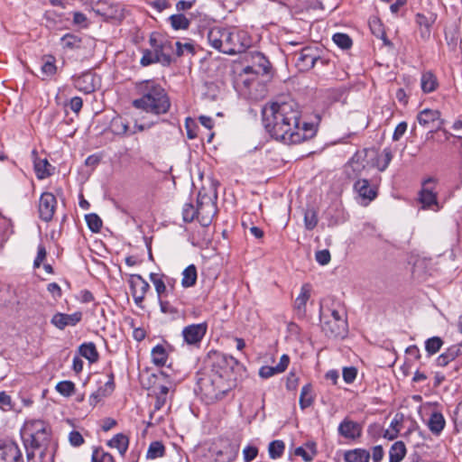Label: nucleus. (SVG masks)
Wrapping results in <instances>:
<instances>
[{
	"mask_svg": "<svg viewBox=\"0 0 462 462\" xmlns=\"http://www.w3.org/2000/svg\"><path fill=\"white\" fill-rule=\"evenodd\" d=\"M171 346L167 342L158 344L151 350V359L153 365L162 367L164 366L168 361Z\"/></svg>",
	"mask_w": 462,
	"mask_h": 462,
	"instance_id": "obj_24",
	"label": "nucleus"
},
{
	"mask_svg": "<svg viewBox=\"0 0 462 462\" xmlns=\"http://www.w3.org/2000/svg\"><path fill=\"white\" fill-rule=\"evenodd\" d=\"M285 449V445L282 440H273L269 444V456L273 459H276L283 454Z\"/></svg>",
	"mask_w": 462,
	"mask_h": 462,
	"instance_id": "obj_46",
	"label": "nucleus"
},
{
	"mask_svg": "<svg viewBox=\"0 0 462 462\" xmlns=\"http://www.w3.org/2000/svg\"><path fill=\"white\" fill-rule=\"evenodd\" d=\"M427 426L433 435L439 436L446 426L443 414L438 411H432L427 421Z\"/></svg>",
	"mask_w": 462,
	"mask_h": 462,
	"instance_id": "obj_27",
	"label": "nucleus"
},
{
	"mask_svg": "<svg viewBox=\"0 0 462 462\" xmlns=\"http://www.w3.org/2000/svg\"><path fill=\"white\" fill-rule=\"evenodd\" d=\"M74 87L85 94L92 93L96 90L97 86V79L91 71H87L79 76L72 78Z\"/></svg>",
	"mask_w": 462,
	"mask_h": 462,
	"instance_id": "obj_16",
	"label": "nucleus"
},
{
	"mask_svg": "<svg viewBox=\"0 0 462 462\" xmlns=\"http://www.w3.org/2000/svg\"><path fill=\"white\" fill-rule=\"evenodd\" d=\"M0 462H23L18 446L14 442L0 443Z\"/></svg>",
	"mask_w": 462,
	"mask_h": 462,
	"instance_id": "obj_19",
	"label": "nucleus"
},
{
	"mask_svg": "<svg viewBox=\"0 0 462 462\" xmlns=\"http://www.w3.org/2000/svg\"><path fill=\"white\" fill-rule=\"evenodd\" d=\"M119 11L118 5H109L107 9L105 8H97V12L102 14L106 18H116L117 16Z\"/></svg>",
	"mask_w": 462,
	"mask_h": 462,
	"instance_id": "obj_55",
	"label": "nucleus"
},
{
	"mask_svg": "<svg viewBox=\"0 0 462 462\" xmlns=\"http://www.w3.org/2000/svg\"><path fill=\"white\" fill-rule=\"evenodd\" d=\"M258 454V449L254 446H247L243 450L244 459L245 462H251Z\"/></svg>",
	"mask_w": 462,
	"mask_h": 462,
	"instance_id": "obj_61",
	"label": "nucleus"
},
{
	"mask_svg": "<svg viewBox=\"0 0 462 462\" xmlns=\"http://www.w3.org/2000/svg\"><path fill=\"white\" fill-rule=\"evenodd\" d=\"M406 454V447L402 441L394 442L389 450V462H401Z\"/></svg>",
	"mask_w": 462,
	"mask_h": 462,
	"instance_id": "obj_39",
	"label": "nucleus"
},
{
	"mask_svg": "<svg viewBox=\"0 0 462 462\" xmlns=\"http://www.w3.org/2000/svg\"><path fill=\"white\" fill-rule=\"evenodd\" d=\"M170 21L172 28L175 30H186L190 24L189 20L182 14L171 15Z\"/></svg>",
	"mask_w": 462,
	"mask_h": 462,
	"instance_id": "obj_43",
	"label": "nucleus"
},
{
	"mask_svg": "<svg viewBox=\"0 0 462 462\" xmlns=\"http://www.w3.org/2000/svg\"><path fill=\"white\" fill-rule=\"evenodd\" d=\"M110 130L116 135H131L144 130V125L139 124L137 120L131 117V121L116 116L110 122Z\"/></svg>",
	"mask_w": 462,
	"mask_h": 462,
	"instance_id": "obj_11",
	"label": "nucleus"
},
{
	"mask_svg": "<svg viewBox=\"0 0 462 462\" xmlns=\"http://www.w3.org/2000/svg\"><path fill=\"white\" fill-rule=\"evenodd\" d=\"M111 394L107 392V390L104 387H100L97 391L93 393L89 397L90 405H97L104 397Z\"/></svg>",
	"mask_w": 462,
	"mask_h": 462,
	"instance_id": "obj_53",
	"label": "nucleus"
},
{
	"mask_svg": "<svg viewBox=\"0 0 462 462\" xmlns=\"http://www.w3.org/2000/svg\"><path fill=\"white\" fill-rule=\"evenodd\" d=\"M315 400V394L313 393V388L310 383H306L302 386L299 404L301 410H305L310 407Z\"/></svg>",
	"mask_w": 462,
	"mask_h": 462,
	"instance_id": "obj_32",
	"label": "nucleus"
},
{
	"mask_svg": "<svg viewBox=\"0 0 462 462\" xmlns=\"http://www.w3.org/2000/svg\"><path fill=\"white\" fill-rule=\"evenodd\" d=\"M197 386L207 402H215L223 399L235 386L236 380L208 370L197 374Z\"/></svg>",
	"mask_w": 462,
	"mask_h": 462,
	"instance_id": "obj_3",
	"label": "nucleus"
},
{
	"mask_svg": "<svg viewBox=\"0 0 462 462\" xmlns=\"http://www.w3.org/2000/svg\"><path fill=\"white\" fill-rule=\"evenodd\" d=\"M333 42L342 50H347L352 46V39L346 33L337 32L332 37Z\"/></svg>",
	"mask_w": 462,
	"mask_h": 462,
	"instance_id": "obj_49",
	"label": "nucleus"
},
{
	"mask_svg": "<svg viewBox=\"0 0 462 462\" xmlns=\"http://www.w3.org/2000/svg\"><path fill=\"white\" fill-rule=\"evenodd\" d=\"M108 445L117 448L119 453L123 455L128 448V439L124 434L119 433L108 441Z\"/></svg>",
	"mask_w": 462,
	"mask_h": 462,
	"instance_id": "obj_42",
	"label": "nucleus"
},
{
	"mask_svg": "<svg viewBox=\"0 0 462 462\" xmlns=\"http://www.w3.org/2000/svg\"><path fill=\"white\" fill-rule=\"evenodd\" d=\"M150 280L155 287L159 299L162 297V294L166 291V286L162 280V274L151 273Z\"/></svg>",
	"mask_w": 462,
	"mask_h": 462,
	"instance_id": "obj_47",
	"label": "nucleus"
},
{
	"mask_svg": "<svg viewBox=\"0 0 462 462\" xmlns=\"http://www.w3.org/2000/svg\"><path fill=\"white\" fill-rule=\"evenodd\" d=\"M364 155L362 152H356L345 165V173L347 179H357L365 170Z\"/></svg>",
	"mask_w": 462,
	"mask_h": 462,
	"instance_id": "obj_18",
	"label": "nucleus"
},
{
	"mask_svg": "<svg viewBox=\"0 0 462 462\" xmlns=\"http://www.w3.org/2000/svg\"><path fill=\"white\" fill-rule=\"evenodd\" d=\"M56 390L65 397L71 396L75 392V384L71 381H61L57 383Z\"/></svg>",
	"mask_w": 462,
	"mask_h": 462,
	"instance_id": "obj_51",
	"label": "nucleus"
},
{
	"mask_svg": "<svg viewBox=\"0 0 462 462\" xmlns=\"http://www.w3.org/2000/svg\"><path fill=\"white\" fill-rule=\"evenodd\" d=\"M417 120L419 124L424 127H433L437 123L435 129H431L430 133L443 131L446 134H448V132L442 128L444 120L440 118V112L439 110L426 108L418 114Z\"/></svg>",
	"mask_w": 462,
	"mask_h": 462,
	"instance_id": "obj_13",
	"label": "nucleus"
},
{
	"mask_svg": "<svg viewBox=\"0 0 462 462\" xmlns=\"http://www.w3.org/2000/svg\"><path fill=\"white\" fill-rule=\"evenodd\" d=\"M42 79L54 76L57 72L56 59L52 55L44 56L41 67Z\"/></svg>",
	"mask_w": 462,
	"mask_h": 462,
	"instance_id": "obj_35",
	"label": "nucleus"
},
{
	"mask_svg": "<svg viewBox=\"0 0 462 462\" xmlns=\"http://www.w3.org/2000/svg\"><path fill=\"white\" fill-rule=\"evenodd\" d=\"M357 370L354 366L345 367L343 369V379L346 383H352L356 378Z\"/></svg>",
	"mask_w": 462,
	"mask_h": 462,
	"instance_id": "obj_56",
	"label": "nucleus"
},
{
	"mask_svg": "<svg viewBox=\"0 0 462 462\" xmlns=\"http://www.w3.org/2000/svg\"><path fill=\"white\" fill-rule=\"evenodd\" d=\"M150 50H146V65L159 62L164 66L170 65L171 59L170 51L171 43L156 32H152L149 39Z\"/></svg>",
	"mask_w": 462,
	"mask_h": 462,
	"instance_id": "obj_7",
	"label": "nucleus"
},
{
	"mask_svg": "<svg viewBox=\"0 0 462 462\" xmlns=\"http://www.w3.org/2000/svg\"><path fill=\"white\" fill-rule=\"evenodd\" d=\"M461 355L462 341L457 345L448 347L445 352L437 357L436 363L439 366H446Z\"/></svg>",
	"mask_w": 462,
	"mask_h": 462,
	"instance_id": "obj_26",
	"label": "nucleus"
},
{
	"mask_svg": "<svg viewBox=\"0 0 462 462\" xmlns=\"http://www.w3.org/2000/svg\"><path fill=\"white\" fill-rule=\"evenodd\" d=\"M60 44L66 51H77L82 48L83 38L78 34L66 33L60 38Z\"/></svg>",
	"mask_w": 462,
	"mask_h": 462,
	"instance_id": "obj_29",
	"label": "nucleus"
},
{
	"mask_svg": "<svg viewBox=\"0 0 462 462\" xmlns=\"http://www.w3.org/2000/svg\"><path fill=\"white\" fill-rule=\"evenodd\" d=\"M402 426V419L396 415L390 423V428L383 430V437L388 440H393L398 437Z\"/></svg>",
	"mask_w": 462,
	"mask_h": 462,
	"instance_id": "obj_40",
	"label": "nucleus"
},
{
	"mask_svg": "<svg viewBox=\"0 0 462 462\" xmlns=\"http://www.w3.org/2000/svg\"><path fill=\"white\" fill-rule=\"evenodd\" d=\"M208 41L214 49L228 55L242 53L252 44L247 32L222 27L210 29Z\"/></svg>",
	"mask_w": 462,
	"mask_h": 462,
	"instance_id": "obj_2",
	"label": "nucleus"
},
{
	"mask_svg": "<svg viewBox=\"0 0 462 462\" xmlns=\"http://www.w3.org/2000/svg\"><path fill=\"white\" fill-rule=\"evenodd\" d=\"M311 294V285L310 283H304L300 288V292L294 301V309L299 317H305L306 315V305L310 300Z\"/></svg>",
	"mask_w": 462,
	"mask_h": 462,
	"instance_id": "obj_25",
	"label": "nucleus"
},
{
	"mask_svg": "<svg viewBox=\"0 0 462 462\" xmlns=\"http://www.w3.org/2000/svg\"><path fill=\"white\" fill-rule=\"evenodd\" d=\"M437 19V14L430 13L426 15L421 13H418L415 15V23L420 29V37L423 40L430 39L431 27Z\"/></svg>",
	"mask_w": 462,
	"mask_h": 462,
	"instance_id": "obj_23",
	"label": "nucleus"
},
{
	"mask_svg": "<svg viewBox=\"0 0 462 462\" xmlns=\"http://www.w3.org/2000/svg\"><path fill=\"white\" fill-rule=\"evenodd\" d=\"M171 106L170 99L160 85L146 80V114H165Z\"/></svg>",
	"mask_w": 462,
	"mask_h": 462,
	"instance_id": "obj_6",
	"label": "nucleus"
},
{
	"mask_svg": "<svg viewBox=\"0 0 462 462\" xmlns=\"http://www.w3.org/2000/svg\"><path fill=\"white\" fill-rule=\"evenodd\" d=\"M46 249L44 247L43 245H38V251H37V255L34 259V262H33V267L34 268H39L42 264V263L43 262V260L46 258Z\"/></svg>",
	"mask_w": 462,
	"mask_h": 462,
	"instance_id": "obj_63",
	"label": "nucleus"
},
{
	"mask_svg": "<svg viewBox=\"0 0 462 462\" xmlns=\"http://www.w3.org/2000/svg\"><path fill=\"white\" fill-rule=\"evenodd\" d=\"M130 291L134 302L141 309L143 308V302L144 299V280L140 274H131L129 279Z\"/></svg>",
	"mask_w": 462,
	"mask_h": 462,
	"instance_id": "obj_21",
	"label": "nucleus"
},
{
	"mask_svg": "<svg viewBox=\"0 0 462 462\" xmlns=\"http://www.w3.org/2000/svg\"><path fill=\"white\" fill-rule=\"evenodd\" d=\"M209 357L212 360L210 372H217L225 377L233 378V370L239 365L237 359L218 352L212 353Z\"/></svg>",
	"mask_w": 462,
	"mask_h": 462,
	"instance_id": "obj_10",
	"label": "nucleus"
},
{
	"mask_svg": "<svg viewBox=\"0 0 462 462\" xmlns=\"http://www.w3.org/2000/svg\"><path fill=\"white\" fill-rule=\"evenodd\" d=\"M353 188L358 196L366 202L374 200L377 196L376 188L372 187L366 179H358Z\"/></svg>",
	"mask_w": 462,
	"mask_h": 462,
	"instance_id": "obj_22",
	"label": "nucleus"
},
{
	"mask_svg": "<svg viewBox=\"0 0 462 462\" xmlns=\"http://www.w3.org/2000/svg\"><path fill=\"white\" fill-rule=\"evenodd\" d=\"M85 219L88 228L92 232H99L102 227L101 218L95 213H90L85 216Z\"/></svg>",
	"mask_w": 462,
	"mask_h": 462,
	"instance_id": "obj_50",
	"label": "nucleus"
},
{
	"mask_svg": "<svg viewBox=\"0 0 462 462\" xmlns=\"http://www.w3.org/2000/svg\"><path fill=\"white\" fill-rule=\"evenodd\" d=\"M443 343L439 337H430L425 341V350L429 356H433L439 351Z\"/></svg>",
	"mask_w": 462,
	"mask_h": 462,
	"instance_id": "obj_44",
	"label": "nucleus"
},
{
	"mask_svg": "<svg viewBox=\"0 0 462 462\" xmlns=\"http://www.w3.org/2000/svg\"><path fill=\"white\" fill-rule=\"evenodd\" d=\"M198 278L197 268L194 264H189L182 272L181 285L184 288H189L196 284Z\"/></svg>",
	"mask_w": 462,
	"mask_h": 462,
	"instance_id": "obj_37",
	"label": "nucleus"
},
{
	"mask_svg": "<svg viewBox=\"0 0 462 462\" xmlns=\"http://www.w3.org/2000/svg\"><path fill=\"white\" fill-rule=\"evenodd\" d=\"M198 221L202 226H208L217 213L216 205L210 198L199 193L197 200Z\"/></svg>",
	"mask_w": 462,
	"mask_h": 462,
	"instance_id": "obj_12",
	"label": "nucleus"
},
{
	"mask_svg": "<svg viewBox=\"0 0 462 462\" xmlns=\"http://www.w3.org/2000/svg\"><path fill=\"white\" fill-rule=\"evenodd\" d=\"M294 454L296 456L301 457L305 462L312 461L316 456L314 455L313 451L310 452L304 447L296 448Z\"/></svg>",
	"mask_w": 462,
	"mask_h": 462,
	"instance_id": "obj_57",
	"label": "nucleus"
},
{
	"mask_svg": "<svg viewBox=\"0 0 462 462\" xmlns=\"http://www.w3.org/2000/svg\"><path fill=\"white\" fill-rule=\"evenodd\" d=\"M408 125L406 122H401L397 125L393 134V141H399L407 131Z\"/></svg>",
	"mask_w": 462,
	"mask_h": 462,
	"instance_id": "obj_64",
	"label": "nucleus"
},
{
	"mask_svg": "<svg viewBox=\"0 0 462 462\" xmlns=\"http://www.w3.org/2000/svg\"><path fill=\"white\" fill-rule=\"evenodd\" d=\"M34 171L39 180H43L51 175V165L47 159L34 158Z\"/></svg>",
	"mask_w": 462,
	"mask_h": 462,
	"instance_id": "obj_36",
	"label": "nucleus"
},
{
	"mask_svg": "<svg viewBox=\"0 0 462 462\" xmlns=\"http://www.w3.org/2000/svg\"><path fill=\"white\" fill-rule=\"evenodd\" d=\"M370 458V452L361 448L349 449L344 453L345 462H369Z\"/></svg>",
	"mask_w": 462,
	"mask_h": 462,
	"instance_id": "obj_28",
	"label": "nucleus"
},
{
	"mask_svg": "<svg viewBox=\"0 0 462 462\" xmlns=\"http://www.w3.org/2000/svg\"><path fill=\"white\" fill-rule=\"evenodd\" d=\"M436 182L437 180L432 177L424 179L421 182V189L418 193V200L421 204V209L423 210L437 212L440 209L435 187L430 186L431 184H436Z\"/></svg>",
	"mask_w": 462,
	"mask_h": 462,
	"instance_id": "obj_9",
	"label": "nucleus"
},
{
	"mask_svg": "<svg viewBox=\"0 0 462 462\" xmlns=\"http://www.w3.org/2000/svg\"><path fill=\"white\" fill-rule=\"evenodd\" d=\"M277 374H281L276 371V366L263 365L259 369V375L263 379L270 378Z\"/></svg>",
	"mask_w": 462,
	"mask_h": 462,
	"instance_id": "obj_59",
	"label": "nucleus"
},
{
	"mask_svg": "<svg viewBox=\"0 0 462 462\" xmlns=\"http://www.w3.org/2000/svg\"><path fill=\"white\" fill-rule=\"evenodd\" d=\"M393 152L391 148L386 147L383 150V152L380 154H377L374 162L373 166L378 169L380 171H384L387 167L389 166L391 161L393 160Z\"/></svg>",
	"mask_w": 462,
	"mask_h": 462,
	"instance_id": "obj_33",
	"label": "nucleus"
},
{
	"mask_svg": "<svg viewBox=\"0 0 462 462\" xmlns=\"http://www.w3.org/2000/svg\"><path fill=\"white\" fill-rule=\"evenodd\" d=\"M315 259L319 264L326 265L330 262V253L327 249L318 251L315 254Z\"/></svg>",
	"mask_w": 462,
	"mask_h": 462,
	"instance_id": "obj_58",
	"label": "nucleus"
},
{
	"mask_svg": "<svg viewBox=\"0 0 462 462\" xmlns=\"http://www.w3.org/2000/svg\"><path fill=\"white\" fill-rule=\"evenodd\" d=\"M206 323L191 324L186 326L182 330L184 342L188 345H199L207 333Z\"/></svg>",
	"mask_w": 462,
	"mask_h": 462,
	"instance_id": "obj_15",
	"label": "nucleus"
},
{
	"mask_svg": "<svg viewBox=\"0 0 462 462\" xmlns=\"http://www.w3.org/2000/svg\"><path fill=\"white\" fill-rule=\"evenodd\" d=\"M452 420L455 424V427L462 428V400L457 403L454 411Z\"/></svg>",
	"mask_w": 462,
	"mask_h": 462,
	"instance_id": "obj_62",
	"label": "nucleus"
},
{
	"mask_svg": "<svg viewBox=\"0 0 462 462\" xmlns=\"http://www.w3.org/2000/svg\"><path fill=\"white\" fill-rule=\"evenodd\" d=\"M439 87V81L431 71L423 72L420 78V88L423 93H431Z\"/></svg>",
	"mask_w": 462,
	"mask_h": 462,
	"instance_id": "obj_31",
	"label": "nucleus"
},
{
	"mask_svg": "<svg viewBox=\"0 0 462 462\" xmlns=\"http://www.w3.org/2000/svg\"><path fill=\"white\" fill-rule=\"evenodd\" d=\"M92 462H114L112 455L102 448H96L92 454Z\"/></svg>",
	"mask_w": 462,
	"mask_h": 462,
	"instance_id": "obj_52",
	"label": "nucleus"
},
{
	"mask_svg": "<svg viewBox=\"0 0 462 462\" xmlns=\"http://www.w3.org/2000/svg\"><path fill=\"white\" fill-rule=\"evenodd\" d=\"M253 64L256 69V75H266L270 70V62L267 58L260 53L254 52L252 55Z\"/></svg>",
	"mask_w": 462,
	"mask_h": 462,
	"instance_id": "obj_34",
	"label": "nucleus"
},
{
	"mask_svg": "<svg viewBox=\"0 0 462 462\" xmlns=\"http://www.w3.org/2000/svg\"><path fill=\"white\" fill-rule=\"evenodd\" d=\"M166 453V448L162 441L154 440L152 441L146 450L147 459H157L164 457Z\"/></svg>",
	"mask_w": 462,
	"mask_h": 462,
	"instance_id": "obj_38",
	"label": "nucleus"
},
{
	"mask_svg": "<svg viewBox=\"0 0 462 462\" xmlns=\"http://www.w3.org/2000/svg\"><path fill=\"white\" fill-rule=\"evenodd\" d=\"M23 436L26 448H30L32 453L35 450H40V454H43L50 440V433L47 431L43 421L34 420L27 424L23 430Z\"/></svg>",
	"mask_w": 462,
	"mask_h": 462,
	"instance_id": "obj_5",
	"label": "nucleus"
},
{
	"mask_svg": "<svg viewBox=\"0 0 462 462\" xmlns=\"http://www.w3.org/2000/svg\"><path fill=\"white\" fill-rule=\"evenodd\" d=\"M82 319V312L76 311L72 314L58 312L51 318V324L59 329H64L68 326H76Z\"/></svg>",
	"mask_w": 462,
	"mask_h": 462,
	"instance_id": "obj_20",
	"label": "nucleus"
},
{
	"mask_svg": "<svg viewBox=\"0 0 462 462\" xmlns=\"http://www.w3.org/2000/svg\"><path fill=\"white\" fill-rule=\"evenodd\" d=\"M304 225L306 229L312 230L318 225V215L315 209L308 208L304 213Z\"/></svg>",
	"mask_w": 462,
	"mask_h": 462,
	"instance_id": "obj_48",
	"label": "nucleus"
},
{
	"mask_svg": "<svg viewBox=\"0 0 462 462\" xmlns=\"http://www.w3.org/2000/svg\"><path fill=\"white\" fill-rule=\"evenodd\" d=\"M182 218L186 223H190L193 220H198L197 206L195 207L191 202H187L182 208Z\"/></svg>",
	"mask_w": 462,
	"mask_h": 462,
	"instance_id": "obj_45",
	"label": "nucleus"
},
{
	"mask_svg": "<svg viewBox=\"0 0 462 462\" xmlns=\"http://www.w3.org/2000/svg\"><path fill=\"white\" fill-rule=\"evenodd\" d=\"M370 29L372 31V33L376 36L377 38L383 40V44L385 46H391L392 45V42L391 41L388 40L385 32H384V30L383 28V25L382 23H380L379 20L377 19H374L373 21L370 22Z\"/></svg>",
	"mask_w": 462,
	"mask_h": 462,
	"instance_id": "obj_41",
	"label": "nucleus"
},
{
	"mask_svg": "<svg viewBox=\"0 0 462 462\" xmlns=\"http://www.w3.org/2000/svg\"><path fill=\"white\" fill-rule=\"evenodd\" d=\"M129 325L133 328V337L136 341L140 342L144 339V328L142 327H136L134 319L129 321Z\"/></svg>",
	"mask_w": 462,
	"mask_h": 462,
	"instance_id": "obj_60",
	"label": "nucleus"
},
{
	"mask_svg": "<svg viewBox=\"0 0 462 462\" xmlns=\"http://www.w3.org/2000/svg\"><path fill=\"white\" fill-rule=\"evenodd\" d=\"M56 206V197L51 192H43L38 205L40 218L44 222H50L55 213Z\"/></svg>",
	"mask_w": 462,
	"mask_h": 462,
	"instance_id": "obj_14",
	"label": "nucleus"
},
{
	"mask_svg": "<svg viewBox=\"0 0 462 462\" xmlns=\"http://www.w3.org/2000/svg\"><path fill=\"white\" fill-rule=\"evenodd\" d=\"M79 353L81 356L88 360L90 364L97 363L99 359V354L96 345L93 342L83 343L79 346Z\"/></svg>",
	"mask_w": 462,
	"mask_h": 462,
	"instance_id": "obj_30",
	"label": "nucleus"
},
{
	"mask_svg": "<svg viewBox=\"0 0 462 462\" xmlns=\"http://www.w3.org/2000/svg\"><path fill=\"white\" fill-rule=\"evenodd\" d=\"M338 434L347 439L355 440L362 435V426L348 418H345L337 427Z\"/></svg>",
	"mask_w": 462,
	"mask_h": 462,
	"instance_id": "obj_17",
	"label": "nucleus"
},
{
	"mask_svg": "<svg viewBox=\"0 0 462 462\" xmlns=\"http://www.w3.org/2000/svg\"><path fill=\"white\" fill-rule=\"evenodd\" d=\"M175 45H176L175 52H176V55L179 57L182 56L185 51L191 53V54L194 53V46L190 42L181 43L180 42H176Z\"/></svg>",
	"mask_w": 462,
	"mask_h": 462,
	"instance_id": "obj_54",
	"label": "nucleus"
},
{
	"mask_svg": "<svg viewBox=\"0 0 462 462\" xmlns=\"http://www.w3.org/2000/svg\"><path fill=\"white\" fill-rule=\"evenodd\" d=\"M321 328L327 337L344 338L348 332L346 314L336 309H320Z\"/></svg>",
	"mask_w": 462,
	"mask_h": 462,
	"instance_id": "obj_4",
	"label": "nucleus"
},
{
	"mask_svg": "<svg viewBox=\"0 0 462 462\" xmlns=\"http://www.w3.org/2000/svg\"><path fill=\"white\" fill-rule=\"evenodd\" d=\"M320 50L314 46H306L300 50L298 54L296 66L301 71H308L313 69L316 65L326 66L328 60L320 56Z\"/></svg>",
	"mask_w": 462,
	"mask_h": 462,
	"instance_id": "obj_8",
	"label": "nucleus"
},
{
	"mask_svg": "<svg viewBox=\"0 0 462 462\" xmlns=\"http://www.w3.org/2000/svg\"><path fill=\"white\" fill-rule=\"evenodd\" d=\"M300 111L293 100L274 102L263 109V123L275 140L286 144L300 143L315 136L313 124H300Z\"/></svg>",
	"mask_w": 462,
	"mask_h": 462,
	"instance_id": "obj_1",
	"label": "nucleus"
}]
</instances>
